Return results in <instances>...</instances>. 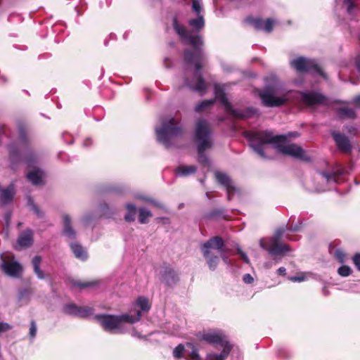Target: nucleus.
I'll return each mask as SVG.
<instances>
[{
	"label": "nucleus",
	"instance_id": "obj_1",
	"mask_svg": "<svg viewBox=\"0 0 360 360\" xmlns=\"http://www.w3.org/2000/svg\"><path fill=\"white\" fill-rule=\"evenodd\" d=\"M244 135L248 139L250 147L262 158H266L264 145L273 144L280 153L305 162L311 160V158L301 146L295 143L285 144L288 139L286 135L274 136L272 131L268 130L247 131Z\"/></svg>",
	"mask_w": 360,
	"mask_h": 360
},
{
	"label": "nucleus",
	"instance_id": "obj_2",
	"mask_svg": "<svg viewBox=\"0 0 360 360\" xmlns=\"http://www.w3.org/2000/svg\"><path fill=\"white\" fill-rule=\"evenodd\" d=\"M172 27L185 44L192 46L193 49L184 50L183 58L186 64L194 65L195 75H197L198 72H200L205 66L206 61L202 49L204 46L202 37L200 35L192 34L191 31L186 30L184 25L179 22L177 17H174Z\"/></svg>",
	"mask_w": 360,
	"mask_h": 360
},
{
	"label": "nucleus",
	"instance_id": "obj_3",
	"mask_svg": "<svg viewBox=\"0 0 360 360\" xmlns=\"http://www.w3.org/2000/svg\"><path fill=\"white\" fill-rule=\"evenodd\" d=\"M302 221L299 220L297 224H288L286 229L284 227L278 228L274 235L271 237L262 238L259 240V246L271 256H283L291 250L289 245L282 243L281 239L285 230L292 232L300 231Z\"/></svg>",
	"mask_w": 360,
	"mask_h": 360
},
{
	"label": "nucleus",
	"instance_id": "obj_4",
	"mask_svg": "<svg viewBox=\"0 0 360 360\" xmlns=\"http://www.w3.org/2000/svg\"><path fill=\"white\" fill-rule=\"evenodd\" d=\"M211 136L212 129L209 122L204 119L198 120L195 124L194 142L197 146L198 162L203 167L210 165L209 159L205 151L212 147Z\"/></svg>",
	"mask_w": 360,
	"mask_h": 360
},
{
	"label": "nucleus",
	"instance_id": "obj_5",
	"mask_svg": "<svg viewBox=\"0 0 360 360\" xmlns=\"http://www.w3.org/2000/svg\"><path fill=\"white\" fill-rule=\"evenodd\" d=\"M201 252L209 269L214 271L219 263V257L215 255L212 249L217 250L219 253L225 252V242L219 236L210 238L205 243L201 245Z\"/></svg>",
	"mask_w": 360,
	"mask_h": 360
},
{
	"label": "nucleus",
	"instance_id": "obj_6",
	"mask_svg": "<svg viewBox=\"0 0 360 360\" xmlns=\"http://www.w3.org/2000/svg\"><path fill=\"white\" fill-rule=\"evenodd\" d=\"M141 316V312L138 311L135 316L127 314L118 316L103 314L96 315L94 319L105 331L112 333L115 330L120 329L122 323H134L139 321Z\"/></svg>",
	"mask_w": 360,
	"mask_h": 360
},
{
	"label": "nucleus",
	"instance_id": "obj_7",
	"mask_svg": "<svg viewBox=\"0 0 360 360\" xmlns=\"http://www.w3.org/2000/svg\"><path fill=\"white\" fill-rule=\"evenodd\" d=\"M281 86L278 81L274 80L266 84L258 94L263 105L266 107H280L285 104L287 102L285 98L275 96L281 93Z\"/></svg>",
	"mask_w": 360,
	"mask_h": 360
},
{
	"label": "nucleus",
	"instance_id": "obj_8",
	"mask_svg": "<svg viewBox=\"0 0 360 360\" xmlns=\"http://www.w3.org/2000/svg\"><path fill=\"white\" fill-rule=\"evenodd\" d=\"M184 130L179 122L170 118L162 122V127L156 129L158 141L163 143L167 148L171 144V139L174 137L181 136Z\"/></svg>",
	"mask_w": 360,
	"mask_h": 360
},
{
	"label": "nucleus",
	"instance_id": "obj_9",
	"mask_svg": "<svg viewBox=\"0 0 360 360\" xmlns=\"http://www.w3.org/2000/svg\"><path fill=\"white\" fill-rule=\"evenodd\" d=\"M214 94L215 98L219 101L224 106L226 111L235 118L248 119L251 117L255 112V110L251 108H248L243 111L233 109L226 96L224 89L218 84L214 85Z\"/></svg>",
	"mask_w": 360,
	"mask_h": 360
},
{
	"label": "nucleus",
	"instance_id": "obj_10",
	"mask_svg": "<svg viewBox=\"0 0 360 360\" xmlns=\"http://www.w3.org/2000/svg\"><path fill=\"white\" fill-rule=\"evenodd\" d=\"M9 160L13 169L22 161L32 167L37 162V155L27 148V153L23 158L18 146L15 143H12L8 146Z\"/></svg>",
	"mask_w": 360,
	"mask_h": 360
},
{
	"label": "nucleus",
	"instance_id": "obj_11",
	"mask_svg": "<svg viewBox=\"0 0 360 360\" xmlns=\"http://www.w3.org/2000/svg\"><path fill=\"white\" fill-rule=\"evenodd\" d=\"M290 65L299 73H316L326 77V73L314 60L300 56L292 60Z\"/></svg>",
	"mask_w": 360,
	"mask_h": 360
},
{
	"label": "nucleus",
	"instance_id": "obj_12",
	"mask_svg": "<svg viewBox=\"0 0 360 360\" xmlns=\"http://www.w3.org/2000/svg\"><path fill=\"white\" fill-rule=\"evenodd\" d=\"M300 95L301 102L307 107H314L321 105H326L328 104L326 96L318 91H300Z\"/></svg>",
	"mask_w": 360,
	"mask_h": 360
},
{
	"label": "nucleus",
	"instance_id": "obj_13",
	"mask_svg": "<svg viewBox=\"0 0 360 360\" xmlns=\"http://www.w3.org/2000/svg\"><path fill=\"white\" fill-rule=\"evenodd\" d=\"M162 271L160 273V280L167 287H173L179 281L178 273L169 264H163Z\"/></svg>",
	"mask_w": 360,
	"mask_h": 360
},
{
	"label": "nucleus",
	"instance_id": "obj_14",
	"mask_svg": "<svg viewBox=\"0 0 360 360\" xmlns=\"http://www.w3.org/2000/svg\"><path fill=\"white\" fill-rule=\"evenodd\" d=\"M196 340L199 342H205L209 345H219L222 344L225 336L221 333L214 331H199L195 334Z\"/></svg>",
	"mask_w": 360,
	"mask_h": 360
},
{
	"label": "nucleus",
	"instance_id": "obj_15",
	"mask_svg": "<svg viewBox=\"0 0 360 360\" xmlns=\"http://www.w3.org/2000/svg\"><path fill=\"white\" fill-rule=\"evenodd\" d=\"M245 22L252 25L256 30H264L268 33L272 32L274 25V21L271 18L263 20L262 18H255L252 15L248 16L245 19Z\"/></svg>",
	"mask_w": 360,
	"mask_h": 360
},
{
	"label": "nucleus",
	"instance_id": "obj_16",
	"mask_svg": "<svg viewBox=\"0 0 360 360\" xmlns=\"http://www.w3.org/2000/svg\"><path fill=\"white\" fill-rule=\"evenodd\" d=\"M333 138L338 149L342 153L349 154L352 150V143L347 136L337 131H333Z\"/></svg>",
	"mask_w": 360,
	"mask_h": 360
},
{
	"label": "nucleus",
	"instance_id": "obj_17",
	"mask_svg": "<svg viewBox=\"0 0 360 360\" xmlns=\"http://www.w3.org/2000/svg\"><path fill=\"white\" fill-rule=\"evenodd\" d=\"M215 177L217 181L226 188L228 200H231V195H233L236 191V188L233 185L231 179L227 174L220 172L215 174Z\"/></svg>",
	"mask_w": 360,
	"mask_h": 360
},
{
	"label": "nucleus",
	"instance_id": "obj_18",
	"mask_svg": "<svg viewBox=\"0 0 360 360\" xmlns=\"http://www.w3.org/2000/svg\"><path fill=\"white\" fill-rule=\"evenodd\" d=\"M1 268L7 275L13 277H19L22 271V267L18 262L4 261Z\"/></svg>",
	"mask_w": 360,
	"mask_h": 360
},
{
	"label": "nucleus",
	"instance_id": "obj_19",
	"mask_svg": "<svg viewBox=\"0 0 360 360\" xmlns=\"http://www.w3.org/2000/svg\"><path fill=\"white\" fill-rule=\"evenodd\" d=\"M15 195L14 186L9 185L6 188L2 189L0 193V204L6 205L13 200Z\"/></svg>",
	"mask_w": 360,
	"mask_h": 360
},
{
	"label": "nucleus",
	"instance_id": "obj_20",
	"mask_svg": "<svg viewBox=\"0 0 360 360\" xmlns=\"http://www.w3.org/2000/svg\"><path fill=\"white\" fill-rule=\"evenodd\" d=\"M195 77H197V82L195 85H192L189 80L188 79H185V84L186 86H188L191 89L194 90L195 91H205L206 90V85L205 83V80L203 77L200 74L199 72H198V75H195L194 74Z\"/></svg>",
	"mask_w": 360,
	"mask_h": 360
},
{
	"label": "nucleus",
	"instance_id": "obj_21",
	"mask_svg": "<svg viewBox=\"0 0 360 360\" xmlns=\"http://www.w3.org/2000/svg\"><path fill=\"white\" fill-rule=\"evenodd\" d=\"M18 243L21 247H30L33 243V232L27 229L22 232L18 237Z\"/></svg>",
	"mask_w": 360,
	"mask_h": 360
},
{
	"label": "nucleus",
	"instance_id": "obj_22",
	"mask_svg": "<svg viewBox=\"0 0 360 360\" xmlns=\"http://www.w3.org/2000/svg\"><path fill=\"white\" fill-rule=\"evenodd\" d=\"M63 233L68 238L73 239L76 236V232L71 225V219L69 215L65 214L63 217Z\"/></svg>",
	"mask_w": 360,
	"mask_h": 360
},
{
	"label": "nucleus",
	"instance_id": "obj_23",
	"mask_svg": "<svg viewBox=\"0 0 360 360\" xmlns=\"http://www.w3.org/2000/svg\"><path fill=\"white\" fill-rule=\"evenodd\" d=\"M70 248L76 258L85 261L88 258V254L84 248L79 243H71Z\"/></svg>",
	"mask_w": 360,
	"mask_h": 360
},
{
	"label": "nucleus",
	"instance_id": "obj_24",
	"mask_svg": "<svg viewBox=\"0 0 360 360\" xmlns=\"http://www.w3.org/2000/svg\"><path fill=\"white\" fill-rule=\"evenodd\" d=\"M338 116L341 119H352L356 118V115L354 109L347 107H341L336 109Z\"/></svg>",
	"mask_w": 360,
	"mask_h": 360
},
{
	"label": "nucleus",
	"instance_id": "obj_25",
	"mask_svg": "<svg viewBox=\"0 0 360 360\" xmlns=\"http://www.w3.org/2000/svg\"><path fill=\"white\" fill-rule=\"evenodd\" d=\"M27 179L33 185H39L42 183L43 173L39 169H34L27 174Z\"/></svg>",
	"mask_w": 360,
	"mask_h": 360
},
{
	"label": "nucleus",
	"instance_id": "obj_26",
	"mask_svg": "<svg viewBox=\"0 0 360 360\" xmlns=\"http://www.w3.org/2000/svg\"><path fill=\"white\" fill-rule=\"evenodd\" d=\"M41 262V257L40 256H34L32 259V264L33 266L34 272L37 275L39 279H44L45 274L43 271L40 269V264Z\"/></svg>",
	"mask_w": 360,
	"mask_h": 360
},
{
	"label": "nucleus",
	"instance_id": "obj_27",
	"mask_svg": "<svg viewBox=\"0 0 360 360\" xmlns=\"http://www.w3.org/2000/svg\"><path fill=\"white\" fill-rule=\"evenodd\" d=\"M188 25L193 27L195 32H200L205 27V20L202 15H198L196 18L188 20Z\"/></svg>",
	"mask_w": 360,
	"mask_h": 360
},
{
	"label": "nucleus",
	"instance_id": "obj_28",
	"mask_svg": "<svg viewBox=\"0 0 360 360\" xmlns=\"http://www.w3.org/2000/svg\"><path fill=\"white\" fill-rule=\"evenodd\" d=\"M175 171L182 176H188L195 174L197 171V167L194 165H181L179 166Z\"/></svg>",
	"mask_w": 360,
	"mask_h": 360
},
{
	"label": "nucleus",
	"instance_id": "obj_29",
	"mask_svg": "<svg viewBox=\"0 0 360 360\" xmlns=\"http://www.w3.org/2000/svg\"><path fill=\"white\" fill-rule=\"evenodd\" d=\"M219 345L223 347V350L219 354H217L221 360H224L230 354L231 351L233 349L232 345L225 339L223 340L222 344H219Z\"/></svg>",
	"mask_w": 360,
	"mask_h": 360
},
{
	"label": "nucleus",
	"instance_id": "obj_30",
	"mask_svg": "<svg viewBox=\"0 0 360 360\" xmlns=\"http://www.w3.org/2000/svg\"><path fill=\"white\" fill-rule=\"evenodd\" d=\"M127 210V214L124 216V220L127 222H132L135 220V216L136 213V207L132 203H129L126 205Z\"/></svg>",
	"mask_w": 360,
	"mask_h": 360
},
{
	"label": "nucleus",
	"instance_id": "obj_31",
	"mask_svg": "<svg viewBox=\"0 0 360 360\" xmlns=\"http://www.w3.org/2000/svg\"><path fill=\"white\" fill-rule=\"evenodd\" d=\"M214 103L215 99L204 100L195 106V110L197 112H202L205 109L212 107Z\"/></svg>",
	"mask_w": 360,
	"mask_h": 360
},
{
	"label": "nucleus",
	"instance_id": "obj_32",
	"mask_svg": "<svg viewBox=\"0 0 360 360\" xmlns=\"http://www.w3.org/2000/svg\"><path fill=\"white\" fill-rule=\"evenodd\" d=\"M326 180L327 181H338L339 177L342 174L341 172H321L320 173Z\"/></svg>",
	"mask_w": 360,
	"mask_h": 360
},
{
	"label": "nucleus",
	"instance_id": "obj_33",
	"mask_svg": "<svg viewBox=\"0 0 360 360\" xmlns=\"http://www.w3.org/2000/svg\"><path fill=\"white\" fill-rule=\"evenodd\" d=\"M153 216L152 212L145 208H140L139 210V221L140 224L148 223L147 219Z\"/></svg>",
	"mask_w": 360,
	"mask_h": 360
},
{
	"label": "nucleus",
	"instance_id": "obj_34",
	"mask_svg": "<svg viewBox=\"0 0 360 360\" xmlns=\"http://www.w3.org/2000/svg\"><path fill=\"white\" fill-rule=\"evenodd\" d=\"M98 282L95 281H72V284L79 289H84L97 285Z\"/></svg>",
	"mask_w": 360,
	"mask_h": 360
},
{
	"label": "nucleus",
	"instance_id": "obj_35",
	"mask_svg": "<svg viewBox=\"0 0 360 360\" xmlns=\"http://www.w3.org/2000/svg\"><path fill=\"white\" fill-rule=\"evenodd\" d=\"M18 132L20 141L26 147H28L29 139L27 135V129L22 124L18 125Z\"/></svg>",
	"mask_w": 360,
	"mask_h": 360
},
{
	"label": "nucleus",
	"instance_id": "obj_36",
	"mask_svg": "<svg viewBox=\"0 0 360 360\" xmlns=\"http://www.w3.org/2000/svg\"><path fill=\"white\" fill-rule=\"evenodd\" d=\"M94 312V309L89 307H79L77 309V316L85 318L90 315H92Z\"/></svg>",
	"mask_w": 360,
	"mask_h": 360
},
{
	"label": "nucleus",
	"instance_id": "obj_37",
	"mask_svg": "<svg viewBox=\"0 0 360 360\" xmlns=\"http://www.w3.org/2000/svg\"><path fill=\"white\" fill-rule=\"evenodd\" d=\"M136 302L142 311H148L150 309L148 300L145 297H139Z\"/></svg>",
	"mask_w": 360,
	"mask_h": 360
},
{
	"label": "nucleus",
	"instance_id": "obj_38",
	"mask_svg": "<svg viewBox=\"0 0 360 360\" xmlns=\"http://www.w3.org/2000/svg\"><path fill=\"white\" fill-rule=\"evenodd\" d=\"M79 306L74 303L65 304L63 307V311L65 314L77 316V309Z\"/></svg>",
	"mask_w": 360,
	"mask_h": 360
},
{
	"label": "nucleus",
	"instance_id": "obj_39",
	"mask_svg": "<svg viewBox=\"0 0 360 360\" xmlns=\"http://www.w3.org/2000/svg\"><path fill=\"white\" fill-rule=\"evenodd\" d=\"M185 347L183 344L178 345L173 350V356L176 359H181L183 357Z\"/></svg>",
	"mask_w": 360,
	"mask_h": 360
},
{
	"label": "nucleus",
	"instance_id": "obj_40",
	"mask_svg": "<svg viewBox=\"0 0 360 360\" xmlns=\"http://www.w3.org/2000/svg\"><path fill=\"white\" fill-rule=\"evenodd\" d=\"M338 273L342 277H347L351 274L352 269L349 266L342 265L338 268Z\"/></svg>",
	"mask_w": 360,
	"mask_h": 360
},
{
	"label": "nucleus",
	"instance_id": "obj_41",
	"mask_svg": "<svg viewBox=\"0 0 360 360\" xmlns=\"http://www.w3.org/2000/svg\"><path fill=\"white\" fill-rule=\"evenodd\" d=\"M187 347L192 348V352L190 354L191 359L192 360H200V355L198 353L197 349L194 346V345L191 342L186 343Z\"/></svg>",
	"mask_w": 360,
	"mask_h": 360
},
{
	"label": "nucleus",
	"instance_id": "obj_42",
	"mask_svg": "<svg viewBox=\"0 0 360 360\" xmlns=\"http://www.w3.org/2000/svg\"><path fill=\"white\" fill-rule=\"evenodd\" d=\"M224 210L223 209H214L210 211L207 214L208 219H215L221 216L224 214Z\"/></svg>",
	"mask_w": 360,
	"mask_h": 360
},
{
	"label": "nucleus",
	"instance_id": "obj_43",
	"mask_svg": "<svg viewBox=\"0 0 360 360\" xmlns=\"http://www.w3.org/2000/svg\"><path fill=\"white\" fill-rule=\"evenodd\" d=\"M335 257L340 263H344L346 258V254L343 250L338 249L335 251Z\"/></svg>",
	"mask_w": 360,
	"mask_h": 360
},
{
	"label": "nucleus",
	"instance_id": "obj_44",
	"mask_svg": "<svg viewBox=\"0 0 360 360\" xmlns=\"http://www.w3.org/2000/svg\"><path fill=\"white\" fill-rule=\"evenodd\" d=\"M29 202L32 206L33 211L37 214V216L39 218H43L44 217V213L39 210V207L37 205H35L31 199L29 200Z\"/></svg>",
	"mask_w": 360,
	"mask_h": 360
},
{
	"label": "nucleus",
	"instance_id": "obj_45",
	"mask_svg": "<svg viewBox=\"0 0 360 360\" xmlns=\"http://www.w3.org/2000/svg\"><path fill=\"white\" fill-rule=\"evenodd\" d=\"M347 4V12L349 15H353V11L356 8V4L354 1H344Z\"/></svg>",
	"mask_w": 360,
	"mask_h": 360
},
{
	"label": "nucleus",
	"instance_id": "obj_46",
	"mask_svg": "<svg viewBox=\"0 0 360 360\" xmlns=\"http://www.w3.org/2000/svg\"><path fill=\"white\" fill-rule=\"evenodd\" d=\"M192 8L193 10L198 14V15L201 12L202 8L200 6V4L198 0H193L192 1Z\"/></svg>",
	"mask_w": 360,
	"mask_h": 360
},
{
	"label": "nucleus",
	"instance_id": "obj_47",
	"mask_svg": "<svg viewBox=\"0 0 360 360\" xmlns=\"http://www.w3.org/2000/svg\"><path fill=\"white\" fill-rule=\"evenodd\" d=\"M100 209L101 211V214L103 216H108L109 214H111L108 205L105 203L101 205Z\"/></svg>",
	"mask_w": 360,
	"mask_h": 360
},
{
	"label": "nucleus",
	"instance_id": "obj_48",
	"mask_svg": "<svg viewBox=\"0 0 360 360\" xmlns=\"http://www.w3.org/2000/svg\"><path fill=\"white\" fill-rule=\"evenodd\" d=\"M37 333V326L35 321L32 320L30 323V335L31 338H34Z\"/></svg>",
	"mask_w": 360,
	"mask_h": 360
},
{
	"label": "nucleus",
	"instance_id": "obj_49",
	"mask_svg": "<svg viewBox=\"0 0 360 360\" xmlns=\"http://www.w3.org/2000/svg\"><path fill=\"white\" fill-rule=\"evenodd\" d=\"M352 260L356 269L360 271V253H356L354 255Z\"/></svg>",
	"mask_w": 360,
	"mask_h": 360
},
{
	"label": "nucleus",
	"instance_id": "obj_50",
	"mask_svg": "<svg viewBox=\"0 0 360 360\" xmlns=\"http://www.w3.org/2000/svg\"><path fill=\"white\" fill-rule=\"evenodd\" d=\"M237 252L240 256V258L247 264L250 262V260L247 256V255L240 248H237Z\"/></svg>",
	"mask_w": 360,
	"mask_h": 360
},
{
	"label": "nucleus",
	"instance_id": "obj_51",
	"mask_svg": "<svg viewBox=\"0 0 360 360\" xmlns=\"http://www.w3.org/2000/svg\"><path fill=\"white\" fill-rule=\"evenodd\" d=\"M243 281L245 283L251 284L254 281V278L250 274H245L243 276Z\"/></svg>",
	"mask_w": 360,
	"mask_h": 360
},
{
	"label": "nucleus",
	"instance_id": "obj_52",
	"mask_svg": "<svg viewBox=\"0 0 360 360\" xmlns=\"http://www.w3.org/2000/svg\"><path fill=\"white\" fill-rule=\"evenodd\" d=\"M345 129H346L347 133L351 134V135H354V136L357 133V129L354 126H352V125L346 126Z\"/></svg>",
	"mask_w": 360,
	"mask_h": 360
},
{
	"label": "nucleus",
	"instance_id": "obj_53",
	"mask_svg": "<svg viewBox=\"0 0 360 360\" xmlns=\"http://www.w3.org/2000/svg\"><path fill=\"white\" fill-rule=\"evenodd\" d=\"M304 280V276H293L290 278V281L293 282H301Z\"/></svg>",
	"mask_w": 360,
	"mask_h": 360
},
{
	"label": "nucleus",
	"instance_id": "obj_54",
	"mask_svg": "<svg viewBox=\"0 0 360 360\" xmlns=\"http://www.w3.org/2000/svg\"><path fill=\"white\" fill-rule=\"evenodd\" d=\"M227 250L226 248H225V252H223V253H219L220 254V256L222 259V260L224 261V263L226 264H229V258L227 256H226L225 253L226 252Z\"/></svg>",
	"mask_w": 360,
	"mask_h": 360
},
{
	"label": "nucleus",
	"instance_id": "obj_55",
	"mask_svg": "<svg viewBox=\"0 0 360 360\" xmlns=\"http://www.w3.org/2000/svg\"><path fill=\"white\" fill-rule=\"evenodd\" d=\"M277 272H278V274H279L281 276H284V275H285L286 269L285 267L281 266V267L278 268V269L277 270Z\"/></svg>",
	"mask_w": 360,
	"mask_h": 360
},
{
	"label": "nucleus",
	"instance_id": "obj_56",
	"mask_svg": "<svg viewBox=\"0 0 360 360\" xmlns=\"http://www.w3.org/2000/svg\"><path fill=\"white\" fill-rule=\"evenodd\" d=\"M356 69L360 75V58H358L356 60Z\"/></svg>",
	"mask_w": 360,
	"mask_h": 360
},
{
	"label": "nucleus",
	"instance_id": "obj_57",
	"mask_svg": "<svg viewBox=\"0 0 360 360\" xmlns=\"http://www.w3.org/2000/svg\"><path fill=\"white\" fill-rule=\"evenodd\" d=\"M353 102L355 105H360V95L356 96Z\"/></svg>",
	"mask_w": 360,
	"mask_h": 360
},
{
	"label": "nucleus",
	"instance_id": "obj_58",
	"mask_svg": "<svg viewBox=\"0 0 360 360\" xmlns=\"http://www.w3.org/2000/svg\"><path fill=\"white\" fill-rule=\"evenodd\" d=\"M344 1H354L353 0H344Z\"/></svg>",
	"mask_w": 360,
	"mask_h": 360
}]
</instances>
